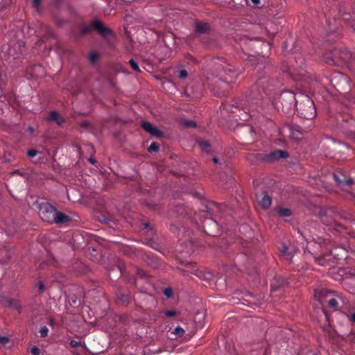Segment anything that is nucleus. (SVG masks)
I'll return each instance as SVG.
<instances>
[{"mask_svg": "<svg viewBox=\"0 0 355 355\" xmlns=\"http://www.w3.org/2000/svg\"><path fill=\"white\" fill-rule=\"evenodd\" d=\"M209 26L207 23L200 21L195 22V30L199 34H205L209 31Z\"/></svg>", "mask_w": 355, "mask_h": 355, "instance_id": "9d476101", "label": "nucleus"}, {"mask_svg": "<svg viewBox=\"0 0 355 355\" xmlns=\"http://www.w3.org/2000/svg\"><path fill=\"white\" fill-rule=\"evenodd\" d=\"M278 214L282 217L290 216L291 211L288 208H282L278 210Z\"/></svg>", "mask_w": 355, "mask_h": 355, "instance_id": "412c9836", "label": "nucleus"}, {"mask_svg": "<svg viewBox=\"0 0 355 355\" xmlns=\"http://www.w3.org/2000/svg\"><path fill=\"white\" fill-rule=\"evenodd\" d=\"M159 149V146L157 143L153 142L148 147L149 152H156Z\"/></svg>", "mask_w": 355, "mask_h": 355, "instance_id": "a878e982", "label": "nucleus"}, {"mask_svg": "<svg viewBox=\"0 0 355 355\" xmlns=\"http://www.w3.org/2000/svg\"><path fill=\"white\" fill-rule=\"evenodd\" d=\"M247 119H247V117H243V121H245V120H247Z\"/></svg>", "mask_w": 355, "mask_h": 355, "instance_id": "49530a36", "label": "nucleus"}, {"mask_svg": "<svg viewBox=\"0 0 355 355\" xmlns=\"http://www.w3.org/2000/svg\"><path fill=\"white\" fill-rule=\"evenodd\" d=\"M198 145L203 151L209 152L210 150V145L207 141H198Z\"/></svg>", "mask_w": 355, "mask_h": 355, "instance_id": "6ab92c4d", "label": "nucleus"}, {"mask_svg": "<svg viewBox=\"0 0 355 355\" xmlns=\"http://www.w3.org/2000/svg\"><path fill=\"white\" fill-rule=\"evenodd\" d=\"M348 318L351 322H355V313H353L351 315H348Z\"/></svg>", "mask_w": 355, "mask_h": 355, "instance_id": "58836bf2", "label": "nucleus"}, {"mask_svg": "<svg viewBox=\"0 0 355 355\" xmlns=\"http://www.w3.org/2000/svg\"><path fill=\"white\" fill-rule=\"evenodd\" d=\"M213 161H214V163H218V159H217V158H216V157H214V158H213Z\"/></svg>", "mask_w": 355, "mask_h": 355, "instance_id": "79ce46f5", "label": "nucleus"}, {"mask_svg": "<svg viewBox=\"0 0 355 355\" xmlns=\"http://www.w3.org/2000/svg\"><path fill=\"white\" fill-rule=\"evenodd\" d=\"M187 272L193 273V274L196 275V276L201 277V272H199L197 269L193 268V269H192L191 271H187Z\"/></svg>", "mask_w": 355, "mask_h": 355, "instance_id": "f704fd0d", "label": "nucleus"}, {"mask_svg": "<svg viewBox=\"0 0 355 355\" xmlns=\"http://www.w3.org/2000/svg\"><path fill=\"white\" fill-rule=\"evenodd\" d=\"M42 69L40 65H35L30 71V73L33 77L38 78L41 76L40 71H42Z\"/></svg>", "mask_w": 355, "mask_h": 355, "instance_id": "a211bd4d", "label": "nucleus"}, {"mask_svg": "<svg viewBox=\"0 0 355 355\" xmlns=\"http://www.w3.org/2000/svg\"><path fill=\"white\" fill-rule=\"evenodd\" d=\"M42 0H33V5L37 9L39 6L40 5Z\"/></svg>", "mask_w": 355, "mask_h": 355, "instance_id": "4c0bfd02", "label": "nucleus"}, {"mask_svg": "<svg viewBox=\"0 0 355 355\" xmlns=\"http://www.w3.org/2000/svg\"><path fill=\"white\" fill-rule=\"evenodd\" d=\"M280 255L285 257L287 259H291L293 255L288 252V248L286 245H283L280 250Z\"/></svg>", "mask_w": 355, "mask_h": 355, "instance_id": "f3484780", "label": "nucleus"}, {"mask_svg": "<svg viewBox=\"0 0 355 355\" xmlns=\"http://www.w3.org/2000/svg\"><path fill=\"white\" fill-rule=\"evenodd\" d=\"M290 96L292 98H294V96H293L291 94H290Z\"/></svg>", "mask_w": 355, "mask_h": 355, "instance_id": "de8ad7c7", "label": "nucleus"}, {"mask_svg": "<svg viewBox=\"0 0 355 355\" xmlns=\"http://www.w3.org/2000/svg\"><path fill=\"white\" fill-rule=\"evenodd\" d=\"M9 342V339L6 336H0V343L5 345Z\"/></svg>", "mask_w": 355, "mask_h": 355, "instance_id": "2f4dec72", "label": "nucleus"}, {"mask_svg": "<svg viewBox=\"0 0 355 355\" xmlns=\"http://www.w3.org/2000/svg\"><path fill=\"white\" fill-rule=\"evenodd\" d=\"M25 51V45L24 42L18 41L12 44L8 50V54L14 59L19 58Z\"/></svg>", "mask_w": 355, "mask_h": 355, "instance_id": "423d86ee", "label": "nucleus"}, {"mask_svg": "<svg viewBox=\"0 0 355 355\" xmlns=\"http://www.w3.org/2000/svg\"><path fill=\"white\" fill-rule=\"evenodd\" d=\"M329 307L335 309L338 306V302L335 298H331L327 302Z\"/></svg>", "mask_w": 355, "mask_h": 355, "instance_id": "b1692460", "label": "nucleus"}, {"mask_svg": "<svg viewBox=\"0 0 355 355\" xmlns=\"http://www.w3.org/2000/svg\"><path fill=\"white\" fill-rule=\"evenodd\" d=\"M187 72L186 70H181L179 71L178 77L182 79H184L187 77Z\"/></svg>", "mask_w": 355, "mask_h": 355, "instance_id": "c85d7f7f", "label": "nucleus"}, {"mask_svg": "<svg viewBox=\"0 0 355 355\" xmlns=\"http://www.w3.org/2000/svg\"><path fill=\"white\" fill-rule=\"evenodd\" d=\"M289 155L288 152L283 150H275L268 154H266L262 157V159L265 162H275L279 160L280 158H287Z\"/></svg>", "mask_w": 355, "mask_h": 355, "instance_id": "39448f33", "label": "nucleus"}, {"mask_svg": "<svg viewBox=\"0 0 355 355\" xmlns=\"http://www.w3.org/2000/svg\"><path fill=\"white\" fill-rule=\"evenodd\" d=\"M333 176H334L335 181H336L338 182V184H339L349 185L353 182L352 179H351L349 178H344L343 180V179L340 178V175H338L337 174H334Z\"/></svg>", "mask_w": 355, "mask_h": 355, "instance_id": "ddd939ff", "label": "nucleus"}, {"mask_svg": "<svg viewBox=\"0 0 355 355\" xmlns=\"http://www.w3.org/2000/svg\"><path fill=\"white\" fill-rule=\"evenodd\" d=\"M142 128L151 135L157 137H161L163 135L162 131L157 128L153 126L150 123L145 121L142 123Z\"/></svg>", "mask_w": 355, "mask_h": 355, "instance_id": "0eeeda50", "label": "nucleus"}, {"mask_svg": "<svg viewBox=\"0 0 355 355\" xmlns=\"http://www.w3.org/2000/svg\"><path fill=\"white\" fill-rule=\"evenodd\" d=\"M92 29L96 30L103 37L109 39L113 36L110 29L105 26L101 21L95 20L89 25H85L81 28L83 35L89 33Z\"/></svg>", "mask_w": 355, "mask_h": 355, "instance_id": "20e7f679", "label": "nucleus"}, {"mask_svg": "<svg viewBox=\"0 0 355 355\" xmlns=\"http://www.w3.org/2000/svg\"><path fill=\"white\" fill-rule=\"evenodd\" d=\"M343 17L346 21H355V7L352 8V10H349L347 12H344L343 13ZM352 27L355 31V24L352 25Z\"/></svg>", "mask_w": 355, "mask_h": 355, "instance_id": "f8f14e48", "label": "nucleus"}, {"mask_svg": "<svg viewBox=\"0 0 355 355\" xmlns=\"http://www.w3.org/2000/svg\"><path fill=\"white\" fill-rule=\"evenodd\" d=\"M328 63H329V64H333V63L336 64V61H334V60H332V62H328Z\"/></svg>", "mask_w": 355, "mask_h": 355, "instance_id": "37998d69", "label": "nucleus"}, {"mask_svg": "<svg viewBox=\"0 0 355 355\" xmlns=\"http://www.w3.org/2000/svg\"><path fill=\"white\" fill-rule=\"evenodd\" d=\"M39 215L42 220L49 223L63 224L69 220V217L58 211L49 202L41 203L39 207Z\"/></svg>", "mask_w": 355, "mask_h": 355, "instance_id": "f257e3e1", "label": "nucleus"}, {"mask_svg": "<svg viewBox=\"0 0 355 355\" xmlns=\"http://www.w3.org/2000/svg\"><path fill=\"white\" fill-rule=\"evenodd\" d=\"M28 130L29 131L30 133H33L34 132V129L33 127H28Z\"/></svg>", "mask_w": 355, "mask_h": 355, "instance_id": "a19ab883", "label": "nucleus"}, {"mask_svg": "<svg viewBox=\"0 0 355 355\" xmlns=\"http://www.w3.org/2000/svg\"><path fill=\"white\" fill-rule=\"evenodd\" d=\"M238 73L232 68L225 69L223 74H220V78L218 80H216L215 83L217 84L218 87L223 89L224 91H216L217 95L224 94L225 91L227 89L230 84L235 82Z\"/></svg>", "mask_w": 355, "mask_h": 355, "instance_id": "7ed1b4c3", "label": "nucleus"}, {"mask_svg": "<svg viewBox=\"0 0 355 355\" xmlns=\"http://www.w3.org/2000/svg\"><path fill=\"white\" fill-rule=\"evenodd\" d=\"M80 344H81V343L80 341L75 340H72L70 343L71 346L73 347H77L80 346Z\"/></svg>", "mask_w": 355, "mask_h": 355, "instance_id": "473e14b6", "label": "nucleus"}, {"mask_svg": "<svg viewBox=\"0 0 355 355\" xmlns=\"http://www.w3.org/2000/svg\"><path fill=\"white\" fill-rule=\"evenodd\" d=\"M258 44H259V41L257 40L245 39L242 41V45L244 46L245 47L249 46L254 48L255 47V45Z\"/></svg>", "mask_w": 355, "mask_h": 355, "instance_id": "dca6fc26", "label": "nucleus"}, {"mask_svg": "<svg viewBox=\"0 0 355 355\" xmlns=\"http://www.w3.org/2000/svg\"><path fill=\"white\" fill-rule=\"evenodd\" d=\"M164 293L166 297H171L173 295V291L171 288H166L164 289Z\"/></svg>", "mask_w": 355, "mask_h": 355, "instance_id": "cd10ccee", "label": "nucleus"}, {"mask_svg": "<svg viewBox=\"0 0 355 355\" xmlns=\"http://www.w3.org/2000/svg\"><path fill=\"white\" fill-rule=\"evenodd\" d=\"M38 288L40 292H43L44 291V285L42 282H39L38 283Z\"/></svg>", "mask_w": 355, "mask_h": 355, "instance_id": "c9c22d12", "label": "nucleus"}, {"mask_svg": "<svg viewBox=\"0 0 355 355\" xmlns=\"http://www.w3.org/2000/svg\"><path fill=\"white\" fill-rule=\"evenodd\" d=\"M89 161H90L91 162H92V163H94V159H92V158H91V159H89Z\"/></svg>", "mask_w": 355, "mask_h": 355, "instance_id": "a18cd8bd", "label": "nucleus"}, {"mask_svg": "<svg viewBox=\"0 0 355 355\" xmlns=\"http://www.w3.org/2000/svg\"><path fill=\"white\" fill-rule=\"evenodd\" d=\"M47 121L50 122H55L58 125H61L64 122V119L63 117L56 111H51L49 116L47 117Z\"/></svg>", "mask_w": 355, "mask_h": 355, "instance_id": "1a4fd4ad", "label": "nucleus"}, {"mask_svg": "<svg viewBox=\"0 0 355 355\" xmlns=\"http://www.w3.org/2000/svg\"><path fill=\"white\" fill-rule=\"evenodd\" d=\"M290 131V135L294 139H300L302 135V130L301 128L293 129L292 128H288Z\"/></svg>", "mask_w": 355, "mask_h": 355, "instance_id": "4468645a", "label": "nucleus"}, {"mask_svg": "<svg viewBox=\"0 0 355 355\" xmlns=\"http://www.w3.org/2000/svg\"><path fill=\"white\" fill-rule=\"evenodd\" d=\"M337 54H338V52H335L334 55L336 56ZM349 56L350 55L348 53H345V52L339 53V58L344 62H347L348 59L349 58Z\"/></svg>", "mask_w": 355, "mask_h": 355, "instance_id": "4be33fe9", "label": "nucleus"}, {"mask_svg": "<svg viewBox=\"0 0 355 355\" xmlns=\"http://www.w3.org/2000/svg\"><path fill=\"white\" fill-rule=\"evenodd\" d=\"M48 332H49V329H48V328L46 327H42L40 331L41 337L46 336Z\"/></svg>", "mask_w": 355, "mask_h": 355, "instance_id": "bb28decb", "label": "nucleus"}, {"mask_svg": "<svg viewBox=\"0 0 355 355\" xmlns=\"http://www.w3.org/2000/svg\"><path fill=\"white\" fill-rule=\"evenodd\" d=\"M174 334H175L176 336H178L180 337L184 335V330L180 327H177L173 332Z\"/></svg>", "mask_w": 355, "mask_h": 355, "instance_id": "5701e85b", "label": "nucleus"}, {"mask_svg": "<svg viewBox=\"0 0 355 355\" xmlns=\"http://www.w3.org/2000/svg\"><path fill=\"white\" fill-rule=\"evenodd\" d=\"M165 315L168 317H172V316H175L176 315V311H166L165 312Z\"/></svg>", "mask_w": 355, "mask_h": 355, "instance_id": "72a5a7b5", "label": "nucleus"}, {"mask_svg": "<svg viewBox=\"0 0 355 355\" xmlns=\"http://www.w3.org/2000/svg\"><path fill=\"white\" fill-rule=\"evenodd\" d=\"M37 153L38 152L35 149H31L27 152V154L30 157L36 156Z\"/></svg>", "mask_w": 355, "mask_h": 355, "instance_id": "c756f323", "label": "nucleus"}, {"mask_svg": "<svg viewBox=\"0 0 355 355\" xmlns=\"http://www.w3.org/2000/svg\"><path fill=\"white\" fill-rule=\"evenodd\" d=\"M97 59V55L94 53H90V60L92 62H95L96 60Z\"/></svg>", "mask_w": 355, "mask_h": 355, "instance_id": "e433bc0d", "label": "nucleus"}, {"mask_svg": "<svg viewBox=\"0 0 355 355\" xmlns=\"http://www.w3.org/2000/svg\"><path fill=\"white\" fill-rule=\"evenodd\" d=\"M259 205L263 209H268L271 205V198L266 193H263L257 197Z\"/></svg>", "mask_w": 355, "mask_h": 355, "instance_id": "6e6552de", "label": "nucleus"}, {"mask_svg": "<svg viewBox=\"0 0 355 355\" xmlns=\"http://www.w3.org/2000/svg\"><path fill=\"white\" fill-rule=\"evenodd\" d=\"M187 125L188 126H194V125H195V123H194V122H193V121H189V122H188V123H187Z\"/></svg>", "mask_w": 355, "mask_h": 355, "instance_id": "ea45409f", "label": "nucleus"}, {"mask_svg": "<svg viewBox=\"0 0 355 355\" xmlns=\"http://www.w3.org/2000/svg\"><path fill=\"white\" fill-rule=\"evenodd\" d=\"M300 102L296 100V107L300 116L306 119L315 117L316 110L313 100L304 95H300Z\"/></svg>", "mask_w": 355, "mask_h": 355, "instance_id": "f03ea898", "label": "nucleus"}, {"mask_svg": "<svg viewBox=\"0 0 355 355\" xmlns=\"http://www.w3.org/2000/svg\"><path fill=\"white\" fill-rule=\"evenodd\" d=\"M328 294H331V293L328 292L325 289L315 290V296L318 297L320 301L323 300Z\"/></svg>", "mask_w": 355, "mask_h": 355, "instance_id": "2eb2a0df", "label": "nucleus"}, {"mask_svg": "<svg viewBox=\"0 0 355 355\" xmlns=\"http://www.w3.org/2000/svg\"><path fill=\"white\" fill-rule=\"evenodd\" d=\"M129 64L135 71H140L138 64L132 59L130 60Z\"/></svg>", "mask_w": 355, "mask_h": 355, "instance_id": "393cba45", "label": "nucleus"}, {"mask_svg": "<svg viewBox=\"0 0 355 355\" xmlns=\"http://www.w3.org/2000/svg\"><path fill=\"white\" fill-rule=\"evenodd\" d=\"M264 82L265 81L263 80H259L257 82V85L252 87V93H255L256 92H257L259 94H260V90L259 89L258 87H261L262 89L264 90V88H263V83H264Z\"/></svg>", "mask_w": 355, "mask_h": 355, "instance_id": "aec40b11", "label": "nucleus"}, {"mask_svg": "<svg viewBox=\"0 0 355 355\" xmlns=\"http://www.w3.org/2000/svg\"><path fill=\"white\" fill-rule=\"evenodd\" d=\"M2 303L6 306L12 307L19 311L21 309L20 303L16 300L11 298H5L3 300Z\"/></svg>", "mask_w": 355, "mask_h": 355, "instance_id": "9b49d317", "label": "nucleus"}, {"mask_svg": "<svg viewBox=\"0 0 355 355\" xmlns=\"http://www.w3.org/2000/svg\"><path fill=\"white\" fill-rule=\"evenodd\" d=\"M144 226H145L146 228H147L148 227V223H145Z\"/></svg>", "mask_w": 355, "mask_h": 355, "instance_id": "c03bdc74", "label": "nucleus"}, {"mask_svg": "<svg viewBox=\"0 0 355 355\" xmlns=\"http://www.w3.org/2000/svg\"><path fill=\"white\" fill-rule=\"evenodd\" d=\"M31 352L33 355H40V350L37 347H33L31 348Z\"/></svg>", "mask_w": 355, "mask_h": 355, "instance_id": "7c9ffc66", "label": "nucleus"}]
</instances>
